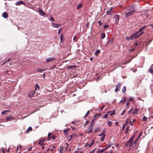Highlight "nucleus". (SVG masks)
Wrapping results in <instances>:
<instances>
[{
	"label": "nucleus",
	"instance_id": "423d86ee",
	"mask_svg": "<svg viewBox=\"0 0 153 153\" xmlns=\"http://www.w3.org/2000/svg\"><path fill=\"white\" fill-rule=\"evenodd\" d=\"M39 13L40 15L44 16L45 15V12L42 10V9L39 8Z\"/></svg>",
	"mask_w": 153,
	"mask_h": 153
},
{
	"label": "nucleus",
	"instance_id": "ddd939ff",
	"mask_svg": "<svg viewBox=\"0 0 153 153\" xmlns=\"http://www.w3.org/2000/svg\"><path fill=\"white\" fill-rule=\"evenodd\" d=\"M3 16L4 18H6L8 17V14L6 12H4L3 14Z\"/></svg>",
	"mask_w": 153,
	"mask_h": 153
},
{
	"label": "nucleus",
	"instance_id": "774afa93",
	"mask_svg": "<svg viewBox=\"0 0 153 153\" xmlns=\"http://www.w3.org/2000/svg\"><path fill=\"white\" fill-rule=\"evenodd\" d=\"M138 45V43H137V42H136V43H135V44H134V45H135V46H137Z\"/></svg>",
	"mask_w": 153,
	"mask_h": 153
},
{
	"label": "nucleus",
	"instance_id": "c85d7f7f",
	"mask_svg": "<svg viewBox=\"0 0 153 153\" xmlns=\"http://www.w3.org/2000/svg\"><path fill=\"white\" fill-rule=\"evenodd\" d=\"M112 145V144H111L110 143H108L107 144V146L106 147L105 149V150H106L108 148H109Z\"/></svg>",
	"mask_w": 153,
	"mask_h": 153
},
{
	"label": "nucleus",
	"instance_id": "1a4fd4ad",
	"mask_svg": "<svg viewBox=\"0 0 153 153\" xmlns=\"http://www.w3.org/2000/svg\"><path fill=\"white\" fill-rule=\"evenodd\" d=\"M21 4H23L25 5V4L22 1H19L16 3V5L17 6H19Z\"/></svg>",
	"mask_w": 153,
	"mask_h": 153
},
{
	"label": "nucleus",
	"instance_id": "a19ab883",
	"mask_svg": "<svg viewBox=\"0 0 153 153\" xmlns=\"http://www.w3.org/2000/svg\"><path fill=\"white\" fill-rule=\"evenodd\" d=\"M126 125L123 124V127H122V131H123L124 129L125 128V127H126Z\"/></svg>",
	"mask_w": 153,
	"mask_h": 153
},
{
	"label": "nucleus",
	"instance_id": "0e129e2a",
	"mask_svg": "<svg viewBox=\"0 0 153 153\" xmlns=\"http://www.w3.org/2000/svg\"><path fill=\"white\" fill-rule=\"evenodd\" d=\"M32 149V148L31 147H29L28 149V151H30Z\"/></svg>",
	"mask_w": 153,
	"mask_h": 153
},
{
	"label": "nucleus",
	"instance_id": "79ce46f5",
	"mask_svg": "<svg viewBox=\"0 0 153 153\" xmlns=\"http://www.w3.org/2000/svg\"><path fill=\"white\" fill-rule=\"evenodd\" d=\"M89 114V111H88L86 114H85V117H87Z\"/></svg>",
	"mask_w": 153,
	"mask_h": 153
},
{
	"label": "nucleus",
	"instance_id": "0eeeda50",
	"mask_svg": "<svg viewBox=\"0 0 153 153\" xmlns=\"http://www.w3.org/2000/svg\"><path fill=\"white\" fill-rule=\"evenodd\" d=\"M139 33L137 31L132 35L134 39H136L138 37V35Z\"/></svg>",
	"mask_w": 153,
	"mask_h": 153
},
{
	"label": "nucleus",
	"instance_id": "412c9836",
	"mask_svg": "<svg viewBox=\"0 0 153 153\" xmlns=\"http://www.w3.org/2000/svg\"><path fill=\"white\" fill-rule=\"evenodd\" d=\"M105 150V149H101L100 150H98V152H97V153H101L103 152Z\"/></svg>",
	"mask_w": 153,
	"mask_h": 153
},
{
	"label": "nucleus",
	"instance_id": "ea45409f",
	"mask_svg": "<svg viewBox=\"0 0 153 153\" xmlns=\"http://www.w3.org/2000/svg\"><path fill=\"white\" fill-rule=\"evenodd\" d=\"M35 86H36V90H37V88H38V89H39V85L38 84H36Z\"/></svg>",
	"mask_w": 153,
	"mask_h": 153
},
{
	"label": "nucleus",
	"instance_id": "c9c22d12",
	"mask_svg": "<svg viewBox=\"0 0 153 153\" xmlns=\"http://www.w3.org/2000/svg\"><path fill=\"white\" fill-rule=\"evenodd\" d=\"M149 71L151 74H153V69L150 68L149 69Z\"/></svg>",
	"mask_w": 153,
	"mask_h": 153
},
{
	"label": "nucleus",
	"instance_id": "cd10ccee",
	"mask_svg": "<svg viewBox=\"0 0 153 153\" xmlns=\"http://www.w3.org/2000/svg\"><path fill=\"white\" fill-rule=\"evenodd\" d=\"M110 111H108V113L107 114H105L102 117V118H104L105 119L107 117H108V113H110Z\"/></svg>",
	"mask_w": 153,
	"mask_h": 153
},
{
	"label": "nucleus",
	"instance_id": "7ed1b4c3",
	"mask_svg": "<svg viewBox=\"0 0 153 153\" xmlns=\"http://www.w3.org/2000/svg\"><path fill=\"white\" fill-rule=\"evenodd\" d=\"M113 8V7L110 8L106 12L107 15H111L113 14L114 12L112 10Z\"/></svg>",
	"mask_w": 153,
	"mask_h": 153
},
{
	"label": "nucleus",
	"instance_id": "6ab92c4d",
	"mask_svg": "<svg viewBox=\"0 0 153 153\" xmlns=\"http://www.w3.org/2000/svg\"><path fill=\"white\" fill-rule=\"evenodd\" d=\"M59 152L60 153H62L63 152L64 149L63 146H60L59 147Z\"/></svg>",
	"mask_w": 153,
	"mask_h": 153
},
{
	"label": "nucleus",
	"instance_id": "393cba45",
	"mask_svg": "<svg viewBox=\"0 0 153 153\" xmlns=\"http://www.w3.org/2000/svg\"><path fill=\"white\" fill-rule=\"evenodd\" d=\"M115 16H116L117 19L118 20H116V22L117 23H118L119 21V20L120 16H119V15L117 14Z\"/></svg>",
	"mask_w": 153,
	"mask_h": 153
},
{
	"label": "nucleus",
	"instance_id": "9b49d317",
	"mask_svg": "<svg viewBox=\"0 0 153 153\" xmlns=\"http://www.w3.org/2000/svg\"><path fill=\"white\" fill-rule=\"evenodd\" d=\"M51 24H52V26L53 27H55V28L59 27V26L61 25V24H60V25L57 24H56L54 23H51Z\"/></svg>",
	"mask_w": 153,
	"mask_h": 153
},
{
	"label": "nucleus",
	"instance_id": "b1692460",
	"mask_svg": "<svg viewBox=\"0 0 153 153\" xmlns=\"http://www.w3.org/2000/svg\"><path fill=\"white\" fill-rule=\"evenodd\" d=\"M146 27V26H144L142 27L139 30V31H138V32L139 33L140 32H141Z\"/></svg>",
	"mask_w": 153,
	"mask_h": 153
},
{
	"label": "nucleus",
	"instance_id": "4c0bfd02",
	"mask_svg": "<svg viewBox=\"0 0 153 153\" xmlns=\"http://www.w3.org/2000/svg\"><path fill=\"white\" fill-rule=\"evenodd\" d=\"M134 100V98L133 97H129L128 99V100L129 101H133Z\"/></svg>",
	"mask_w": 153,
	"mask_h": 153
},
{
	"label": "nucleus",
	"instance_id": "f03ea898",
	"mask_svg": "<svg viewBox=\"0 0 153 153\" xmlns=\"http://www.w3.org/2000/svg\"><path fill=\"white\" fill-rule=\"evenodd\" d=\"M134 145L133 141H131V140H129L128 141L126 142L125 144V146H128L130 149H131L134 146Z\"/></svg>",
	"mask_w": 153,
	"mask_h": 153
},
{
	"label": "nucleus",
	"instance_id": "13d9d810",
	"mask_svg": "<svg viewBox=\"0 0 153 153\" xmlns=\"http://www.w3.org/2000/svg\"><path fill=\"white\" fill-rule=\"evenodd\" d=\"M70 138L69 140V141L70 140L73 138V135H70Z\"/></svg>",
	"mask_w": 153,
	"mask_h": 153
},
{
	"label": "nucleus",
	"instance_id": "9d476101",
	"mask_svg": "<svg viewBox=\"0 0 153 153\" xmlns=\"http://www.w3.org/2000/svg\"><path fill=\"white\" fill-rule=\"evenodd\" d=\"M139 109L137 108H135L134 110L132 112V114L133 115H134L135 114H138V111H139Z\"/></svg>",
	"mask_w": 153,
	"mask_h": 153
},
{
	"label": "nucleus",
	"instance_id": "5fc2aeb1",
	"mask_svg": "<svg viewBox=\"0 0 153 153\" xmlns=\"http://www.w3.org/2000/svg\"><path fill=\"white\" fill-rule=\"evenodd\" d=\"M95 152V149L93 150L92 151L90 152L89 153H94Z\"/></svg>",
	"mask_w": 153,
	"mask_h": 153
},
{
	"label": "nucleus",
	"instance_id": "052dcab7",
	"mask_svg": "<svg viewBox=\"0 0 153 153\" xmlns=\"http://www.w3.org/2000/svg\"><path fill=\"white\" fill-rule=\"evenodd\" d=\"M126 39L127 41H129V40H130V39H129V37H126Z\"/></svg>",
	"mask_w": 153,
	"mask_h": 153
},
{
	"label": "nucleus",
	"instance_id": "aec40b11",
	"mask_svg": "<svg viewBox=\"0 0 153 153\" xmlns=\"http://www.w3.org/2000/svg\"><path fill=\"white\" fill-rule=\"evenodd\" d=\"M95 121L94 120H91V123L90 125V126H94L95 124Z\"/></svg>",
	"mask_w": 153,
	"mask_h": 153
},
{
	"label": "nucleus",
	"instance_id": "4468645a",
	"mask_svg": "<svg viewBox=\"0 0 153 153\" xmlns=\"http://www.w3.org/2000/svg\"><path fill=\"white\" fill-rule=\"evenodd\" d=\"M32 130V128L31 127H29L27 129L26 133H28L29 131H31Z\"/></svg>",
	"mask_w": 153,
	"mask_h": 153
},
{
	"label": "nucleus",
	"instance_id": "4d7b16f0",
	"mask_svg": "<svg viewBox=\"0 0 153 153\" xmlns=\"http://www.w3.org/2000/svg\"><path fill=\"white\" fill-rule=\"evenodd\" d=\"M128 119H127L126 120V122H125V123L124 124L125 125H127L128 124Z\"/></svg>",
	"mask_w": 153,
	"mask_h": 153
},
{
	"label": "nucleus",
	"instance_id": "2f4dec72",
	"mask_svg": "<svg viewBox=\"0 0 153 153\" xmlns=\"http://www.w3.org/2000/svg\"><path fill=\"white\" fill-rule=\"evenodd\" d=\"M111 112L110 114V116H112V115L115 114V110H114V111H111Z\"/></svg>",
	"mask_w": 153,
	"mask_h": 153
},
{
	"label": "nucleus",
	"instance_id": "473e14b6",
	"mask_svg": "<svg viewBox=\"0 0 153 153\" xmlns=\"http://www.w3.org/2000/svg\"><path fill=\"white\" fill-rule=\"evenodd\" d=\"M147 119H148L145 116H144L143 117V120L144 121H147Z\"/></svg>",
	"mask_w": 153,
	"mask_h": 153
},
{
	"label": "nucleus",
	"instance_id": "6e6552de",
	"mask_svg": "<svg viewBox=\"0 0 153 153\" xmlns=\"http://www.w3.org/2000/svg\"><path fill=\"white\" fill-rule=\"evenodd\" d=\"M55 59L54 58H53V57H49L48 58H47L46 59V61L47 62H51L52 61H53V60H54Z\"/></svg>",
	"mask_w": 153,
	"mask_h": 153
},
{
	"label": "nucleus",
	"instance_id": "4be33fe9",
	"mask_svg": "<svg viewBox=\"0 0 153 153\" xmlns=\"http://www.w3.org/2000/svg\"><path fill=\"white\" fill-rule=\"evenodd\" d=\"M105 33H102L101 34V38L102 39H103L105 37Z\"/></svg>",
	"mask_w": 153,
	"mask_h": 153
},
{
	"label": "nucleus",
	"instance_id": "a211bd4d",
	"mask_svg": "<svg viewBox=\"0 0 153 153\" xmlns=\"http://www.w3.org/2000/svg\"><path fill=\"white\" fill-rule=\"evenodd\" d=\"M94 140H92L91 143H90V144L88 145L89 147V148H90L92 146V145L94 144Z\"/></svg>",
	"mask_w": 153,
	"mask_h": 153
},
{
	"label": "nucleus",
	"instance_id": "f704fd0d",
	"mask_svg": "<svg viewBox=\"0 0 153 153\" xmlns=\"http://www.w3.org/2000/svg\"><path fill=\"white\" fill-rule=\"evenodd\" d=\"M138 139H139V137H137L136 139V140H135V141H134V146H135V145H136V143H137V140H138Z\"/></svg>",
	"mask_w": 153,
	"mask_h": 153
},
{
	"label": "nucleus",
	"instance_id": "f257e3e1",
	"mask_svg": "<svg viewBox=\"0 0 153 153\" xmlns=\"http://www.w3.org/2000/svg\"><path fill=\"white\" fill-rule=\"evenodd\" d=\"M133 5H132V6H131L129 8H128L127 10H131L129 11L126 12V13L125 15V17L126 18H128V17L131 16L133 12H134V10L133 9Z\"/></svg>",
	"mask_w": 153,
	"mask_h": 153
},
{
	"label": "nucleus",
	"instance_id": "7c9ffc66",
	"mask_svg": "<svg viewBox=\"0 0 153 153\" xmlns=\"http://www.w3.org/2000/svg\"><path fill=\"white\" fill-rule=\"evenodd\" d=\"M126 91V87L125 86H124L122 90V92L123 93H125Z\"/></svg>",
	"mask_w": 153,
	"mask_h": 153
},
{
	"label": "nucleus",
	"instance_id": "49530a36",
	"mask_svg": "<svg viewBox=\"0 0 153 153\" xmlns=\"http://www.w3.org/2000/svg\"><path fill=\"white\" fill-rule=\"evenodd\" d=\"M126 97H124L123 100H122V101H123L122 103L123 104L125 102V101H126Z\"/></svg>",
	"mask_w": 153,
	"mask_h": 153
},
{
	"label": "nucleus",
	"instance_id": "f3484780",
	"mask_svg": "<svg viewBox=\"0 0 153 153\" xmlns=\"http://www.w3.org/2000/svg\"><path fill=\"white\" fill-rule=\"evenodd\" d=\"M45 140H40L39 141L38 144L40 145L41 146L43 145L44 144V142L45 141Z\"/></svg>",
	"mask_w": 153,
	"mask_h": 153
},
{
	"label": "nucleus",
	"instance_id": "c03bdc74",
	"mask_svg": "<svg viewBox=\"0 0 153 153\" xmlns=\"http://www.w3.org/2000/svg\"><path fill=\"white\" fill-rule=\"evenodd\" d=\"M133 110V108H132L128 111V114H129L131 111H132Z\"/></svg>",
	"mask_w": 153,
	"mask_h": 153
},
{
	"label": "nucleus",
	"instance_id": "603ef678",
	"mask_svg": "<svg viewBox=\"0 0 153 153\" xmlns=\"http://www.w3.org/2000/svg\"><path fill=\"white\" fill-rule=\"evenodd\" d=\"M135 48H134L132 49H130L129 50V51H134V50H135Z\"/></svg>",
	"mask_w": 153,
	"mask_h": 153
},
{
	"label": "nucleus",
	"instance_id": "a878e982",
	"mask_svg": "<svg viewBox=\"0 0 153 153\" xmlns=\"http://www.w3.org/2000/svg\"><path fill=\"white\" fill-rule=\"evenodd\" d=\"M100 53V51L99 50H97L96 52H95V55L97 56L99 54V53Z\"/></svg>",
	"mask_w": 153,
	"mask_h": 153
},
{
	"label": "nucleus",
	"instance_id": "e2e57ef3",
	"mask_svg": "<svg viewBox=\"0 0 153 153\" xmlns=\"http://www.w3.org/2000/svg\"><path fill=\"white\" fill-rule=\"evenodd\" d=\"M104 107V105H103L102 106L101 108H100V111H101V110H102L103 108Z\"/></svg>",
	"mask_w": 153,
	"mask_h": 153
},
{
	"label": "nucleus",
	"instance_id": "09e8293b",
	"mask_svg": "<svg viewBox=\"0 0 153 153\" xmlns=\"http://www.w3.org/2000/svg\"><path fill=\"white\" fill-rule=\"evenodd\" d=\"M109 27V25H105L103 27L105 28H107Z\"/></svg>",
	"mask_w": 153,
	"mask_h": 153
},
{
	"label": "nucleus",
	"instance_id": "bb28decb",
	"mask_svg": "<svg viewBox=\"0 0 153 153\" xmlns=\"http://www.w3.org/2000/svg\"><path fill=\"white\" fill-rule=\"evenodd\" d=\"M105 135H104L102 136V137L100 139V140L101 141H103L104 140L105 138Z\"/></svg>",
	"mask_w": 153,
	"mask_h": 153
},
{
	"label": "nucleus",
	"instance_id": "8fccbe9b",
	"mask_svg": "<svg viewBox=\"0 0 153 153\" xmlns=\"http://www.w3.org/2000/svg\"><path fill=\"white\" fill-rule=\"evenodd\" d=\"M129 39H130V40H132L134 39L132 35L131 36L129 37Z\"/></svg>",
	"mask_w": 153,
	"mask_h": 153
},
{
	"label": "nucleus",
	"instance_id": "69168bd1",
	"mask_svg": "<svg viewBox=\"0 0 153 153\" xmlns=\"http://www.w3.org/2000/svg\"><path fill=\"white\" fill-rule=\"evenodd\" d=\"M142 133H140V134L139 135V136H138V137H139H139H141V136L142 135Z\"/></svg>",
	"mask_w": 153,
	"mask_h": 153
},
{
	"label": "nucleus",
	"instance_id": "a18cd8bd",
	"mask_svg": "<svg viewBox=\"0 0 153 153\" xmlns=\"http://www.w3.org/2000/svg\"><path fill=\"white\" fill-rule=\"evenodd\" d=\"M126 111V109L123 110V112L121 113V115H123Z\"/></svg>",
	"mask_w": 153,
	"mask_h": 153
},
{
	"label": "nucleus",
	"instance_id": "864d4df0",
	"mask_svg": "<svg viewBox=\"0 0 153 153\" xmlns=\"http://www.w3.org/2000/svg\"><path fill=\"white\" fill-rule=\"evenodd\" d=\"M131 60V59L129 61H127L126 62H125V63H123V64H128V63L130 62Z\"/></svg>",
	"mask_w": 153,
	"mask_h": 153
},
{
	"label": "nucleus",
	"instance_id": "2eb2a0df",
	"mask_svg": "<svg viewBox=\"0 0 153 153\" xmlns=\"http://www.w3.org/2000/svg\"><path fill=\"white\" fill-rule=\"evenodd\" d=\"M107 123L108 126L111 127L112 126V122L111 121L109 120H108L107 121Z\"/></svg>",
	"mask_w": 153,
	"mask_h": 153
},
{
	"label": "nucleus",
	"instance_id": "72a5a7b5",
	"mask_svg": "<svg viewBox=\"0 0 153 153\" xmlns=\"http://www.w3.org/2000/svg\"><path fill=\"white\" fill-rule=\"evenodd\" d=\"M8 111L5 110V111H3L1 112V114H6L7 112Z\"/></svg>",
	"mask_w": 153,
	"mask_h": 153
},
{
	"label": "nucleus",
	"instance_id": "37998d69",
	"mask_svg": "<svg viewBox=\"0 0 153 153\" xmlns=\"http://www.w3.org/2000/svg\"><path fill=\"white\" fill-rule=\"evenodd\" d=\"M134 137V135H133L129 140H131V141H133V139Z\"/></svg>",
	"mask_w": 153,
	"mask_h": 153
},
{
	"label": "nucleus",
	"instance_id": "e433bc0d",
	"mask_svg": "<svg viewBox=\"0 0 153 153\" xmlns=\"http://www.w3.org/2000/svg\"><path fill=\"white\" fill-rule=\"evenodd\" d=\"M12 118L11 116L7 117L6 118V120L7 121H8L9 120H10Z\"/></svg>",
	"mask_w": 153,
	"mask_h": 153
},
{
	"label": "nucleus",
	"instance_id": "bf43d9fd",
	"mask_svg": "<svg viewBox=\"0 0 153 153\" xmlns=\"http://www.w3.org/2000/svg\"><path fill=\"white\" fill-rule=\"evenodd\" d=\"M98 23L99 24V26H101L102 25V23H101V22H100V21H98Z\"/></svg>",
	"mask_w": 153,
	"mask_h": 153
},
{
	"label": "nucleus",
	"instance_id": "338daca9",
	"mask_svg": "<svg viewBox=\"0 0 153 153\" xmlns=\"http://www.w3.org/2000/svg\"><path fill=\"white\" fill-rule=\"evenodd\" d=\"M113 39H111L109 41V42H111V43H112L113 42Z\"/></svg>",
	"mask_w": 153,
	"mask_h": 153
},
{
	"label": "nucleus",
	"instance_id": "58836bf2",
	"mask_svg": "<svg viewBox=\"0 0 153 153\" xmlns=\"http://www.w3.org/2000/svg\"><path fill=\"white\" fill-rule=\"evenodd\" d=\"M52 134V133H48V137L49 139H48V140H49L51 137H50V136Z\"/></svg>",
	"mask_w": 153,
	"mask_h": 153
},
{
	"label": "nucleus",
	"instance_id": "20e7f679",
	"mask_svg": "<svg viewBox=\"0 0 153 153\" xmlns=\"http://www.w3.org/2000/svg\"><path fill=\"white\" fill-rule=\"evenodd\" d=\"M93 129V127L91 126H89L88 128V129L87 130V132L88 133H90L92 132V130Z\"/></svg>",
	"mask_w": 153,
	"mask_h": 153
},
{
	"label": "nucleus",
	"instance_id": "c756f323",
	"mask_svg": "<svg viewBox=\"0 0 153 153\" xmlns=\"http://www.w3.org/2000/svg\"><path fill=\"white\" fill-rule=\"evenodd\" d=\"M11 72L10 71L8 70V71H4V74H11Z\"/></svg>",
	"mask_w": 153,
	"mask_h": 153
},
{
	"label": "nucleus",
	"instance_id": "f8f14e48",
	"mask_svg": "<svg viewBox=\"0 0 153 153\" xmlns=\"http://www.w3.org/2000/svg\"><path fill=\"white\" fill-rule=\"evenodd\" d=\"M106 132V129L105 128H104L101 134H100L99 136H102L104 135H105V133Z\"/></svg>",
	"mask_w": 153,
	"mask_h": 153
},
{
	"label": "nucleus",
	"instance_id": "5701e85b",
	"mask_svg": "<svg viewBox=\"0 0 153 153\" xmlns=\"http://www.w3.org/2000/svg\"><path fill=\"white\" fill-rule=\"evenodd\" d=\"M129 126H127V127L126 128L125 130V133L126 134H127L128 131L129 130Z\"/></svg>",
	"mask_w": 153,
	"mask_h": 153
},
{
	"label": "nucleus",
	"instance_id": "3c124183",
	"mask_svg": "<svg viewBox=\"0 0 153 153\" xmlns=\"http://www.w3.org/2000/svg\"><path fill=\"white\" fill-rule=\"evenodd\" d=\"M130 105V103L129 102H127L126 103V105L127 106H129Z\"/></svg>",
	"mask_w": 153,
	"mask_h": 153
},
{
	"label": "nucleus",
	"instance_id": "de8ad7c7",
	"mask_svg": "<svg viewBox=\"0 0 153 153\" xmlns=\"http://www.w3.org/2000/svg\"><path fill=\"white\" fill-rule=\"evenodd\" d=\"M69 130H70V129L69 128L66 129L64 130V132H66L68 131Z\"/></svg>",
	"mask_w": 153,
	"mask_h": 153
},
{
	"label": "nucleus",
	"instance_id": "6e6d98bb",
	"mask_svg": "<svg viewBox=\"0 0 153 153\" xmlns=\"http://www.w3.org/2000/svg\"><path fill=\"white\" fill-rule=\"evenodd\" d=\"M133 123L132 122H131L130 120L129 121V124L130 125L132 126L133 125Z\"/></svg>",
	"mask_w": 153,
	"mask_h": 153
},
{
	"label": "nucleus",
	"instance_id": "680f3d73",
	"mask_svg": "<svg viewBox=\"0 0 153 153\" xmlns=\"http://www.w3.org/2000/svg\"><path fill=\"white\" fill-rule=\"evenodd\" d=\"M76 39V36H75L73 38V40L74 41H75V40Z\"/></svg>",
	"mask_w": 153,
	"mask_h": 153
},
{
	"label": "nucleus",
	"instance_id": "39448f33",
	"mask_svg": "<svg viewBox=\"0 0 153 153\" xmlns=\"http://www.w3.org/2000/svg\"><path fill=\"white\" fill-rule=\"evenodd\" d=\"M121 86V84L120 83H118L117 85L116 86V88L115 90V91L116 92H118L120 91V88Z\"/></svg>",
	"mask_w": 153,
	"mask_h": 153
},
{
	"label": "nucleus",
	"instance_id": "dca6fc26",
	"mask_svg": "<svg viewBox=\"0 0 153 153\" xmlns=\"http://www.w3.org/2000/svg\"><path fill=\"white\" fill-rule=\"evenodd\" d=\"M82 5V3H79L77 6V9L78 10L80 8Z\"/></svg>",
	"mask_w": 153,
	"mask_h": 153
}]
</instances>
